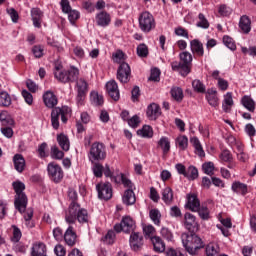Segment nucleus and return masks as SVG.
Listing matches in <instances>:
<instances>
[{
	"label": "nucleus",
	"instance_id": "f257e3e1",
	"mask_svg": "<svg viewBox=\"0 0 256 256\" xmlns=\"http://www.w3.org/2000/svg\"><path fill=\"white\" fill-rule=\"evenodd\" d=\"M91 219L89 212L82 208L77 202H71L68 209L65 211V221L68 225H73L76 221L80 225H87Z\"/></svg>",
	"mask_w": 256,
	"mask_h": 256
},
{
	"label": "nucleus",
	"instance_id": "f03ea898",
	"mask_svg": "<svg viewBox=\"0 0 256 256\" xmlns=\"http://www.w3.org/2000/svg\"><path fill=\"white\" fill-rule=\"evenodd\" d=\"M114 181L117 185H123V187L127 189L124 191V194L122 196V201L124 205H135V202L137 201L135 192L133 191V189H135V184H133L131 179H129V176L120 173L114 178Z\"/></svg>",
	"mask_w": 256,
	"mask_h": 256
},
{
	"label": "nucleus",
	"instance_id": "7ed1b4c3",
	"mask_svg": "<svg viewBox=\"0 0 256 256\" xmlns=\"http://www.w3.org/2000/svg\"><path fill=\"white\" fill-rule=\"evenodd\" d=\"M181 241L185 251H187L189 255H197L199 250L205 247V242H203V239H201V237L195 233H182Z\"/></svg>",
	"mask_w": 256,
	"mask_h": 256
},
{
	"label": "nucleus",
	"instance_id": "20e7f679",
	"mask_svg": "<svg viewBox=\"0 0 256 256\" xmlns=\"http://www.w3.org/2000/svg\"><path fill=\"white\" fill-rule=\"evenodd\" d=\"M14 191L16 193L14 205L20 213H25L27 209V195L23 193L25 191V184L23 182H14L13 183Z\"/></svg>",
	"mask_w": 256,
	"mask_h": 256
},
{
	"label": "nucleus",
	"instance_id": "39448f33",
	"mask_svg": "<svg viewBox=\"0 0 256 256\" xmlns=\"http://www.w3.org/2000/svg\"><path fill=\"white\" fill-rule=\"evenodd\" d=\"M139 29L143 33H151L155 29L157 23L155 22V17L151 12L144 11L140 13L138 17Z\"/></svg>",
	"mask_w": 256,
	"mask_h": 256
},
{
	"label": "nucleus",
	"instance_id": "423d86ee",
	"mask_svg": "<svg viewBox=\"0 0 256 256\" xmlns=\"http://www.w3.org/2000/svg\"><path fill=\"white\" fill-rule=\"evenodd\" d=\"M107 159V149L105 144L94 142L90 147L89 160L92 161H105Z\"/></svg>",
	"mask_w": 256,
	"mask_h": 256
},
{
	"label": "nucleus",
	"instance_id": "0eeeda50",
	"mask_svg": "<svg viewBox=\"0 0 256 256\" xmlns=\"http://www.w3.org/2000/svg\"><path fill=\"white\" fill-rule=\"evenodd\" d=\"M47 173L49 179L54 183H61V181H63V177H65L63 168H61V166L55 162H50L47 165Z\"/></svg>",
	"mask_w": 256,
	"mask_h": 256
},
{
	"label": "nucleus",
	"instance_id": "6e6552de",
	"mask_svg": "<svg viewBox=\"0 0 256 256\" xmlns=\"http://www.w3.org/2000/svg\"><path fill=\"white\" fill-rule=\"evenodd\" d=\"M135 220L131 218V216H124L119 224L114 226V230L116 233H133L135 231Z\"/></svg>",
	"mask_w": 256,
	"mask_h": 256
},
{
	"label": "nucleus",
	"instance_id": "1a4fd4ad",
	"mask_svg": "<svg viewBox=\"0 0 256 256\" xmlns=\"http://www.w3.org/2000/svg\"><path fill=\"white\" fill-rule=\"evenodd\" d=\"M76 91H77V102L79 105H83L87 93H89V84L83 78H79L76 81Z\"/></svg>",
	"mask_w": 256,
	"mask_h": 256
},
{
	"label": "nucleus",
	"instance_id": "9d476101",
	"mask_svg": "<svg viewBox=\"0 0 256 256\" xmlns=\"http://www.w3.org/2000/svg\"><path fill=\"white\" fill-rule=\"evenodd\" d=\"M96 190H97L99 199H104V201H109V199L113 197V187L109 182L97 184Z\"/></svg>",
	"mask_w": 256,
	"mask_h": 256
},
{
	"label": "nucleus",
	"instance_id": "9b49d317",
	"mask_svg": "<svg viewBox=\"0 0 256 256\" xmlns=\"http://www.w3.org/2000/svg\"><path fill=\"white\" fill-rule=\"evenodd\" d=\"M117 79L120 83H129L131 80V66L121 63L117 70Z\"/></svg>",
	"mask_w": 256,
	"mask_h": 256
},
{
	"label": "nucleus",
	"instance_id": "f8f14e48",
	"mask_svg": "<svg viewBox=\"0 0 256 256\" xmlns=\"http://www.w3.org/2000/svg\"><path fill=\"white\" fill-rule=\"evenodd\" d=\"M132 251H139L143 247V234L140 232H132L129 239Z\"/></svg>",
	"mask_w": 256,
	"mask_h": 256
},
{
	"label": "nucleus",
	"instance_id": "ddd939ff",
	"mask_svg": "<svg viewBox=\"0 0 256 256\" xmlns=\"http://www.w3.org/2000/svg\"><path fill=\"white\" fill-rule=\"evenodd\" d=\"M106 91L113 101H119L121 94L119 93V85L115 80H110L106 83Z\"/></svg>",
	"mask_w": 256,
	"mask_h": 256
},
{
	"label": "nucleus",
	"instance_id": "4468645a",
	"mask_svg": "<svg viewBox=\"0 0 256 256\" xmlns=\"http://www.w3.org/2000/svg\"><path fill=\"white\" fill-rule=\"evenodd\" d=\"M190 51L196 57H203L205 55V47L203 46V42L199 39H193L190 41Z\"/></svg>",
	"mask_w": 256,
	"mask_h": 256
},
{
	"label": "nucleus",
	"instance_id": "2eb2a0df",
	"mask_svg": "<svg viewBox=\"0 0 256 256\" xmlns=\"http://www.w3.org/2000/svg\"><path fill=\"white\" fill-rule=\"evenodd\" d=\"M146 116L150 121H156V119L161 117V107L157 103L148 105Z\"/></svg>",
	"mask_w": 256,
	"mask_h": 256
},
{
	"label": "nucleus",
	"instance_id": "dca6fc26",
	"mask_svg": "<svg viewBox=\"0 0 256 256\" xmlns=\"http://www.w3.org/2000/svg\"><path fill=\"white\" fill-rule=\"evenodd\" d=\"M184 227L188 231H194V229H197L199 227V222H197V217L195 215L186 212L184 214Z\"/></svg>",
	"mask_w": 256,
	"mask_h": 256
},
{
	"label": "nucleus",
	"instance_id": "f3484780",
	"mask_svg": "<svg viewBox=\"0 0 256 256\" xmlns=\"http://www.w3.org/2000/svg\"><path fill=\"white\" fill-rule=\"evenodd\" d=\"M185 207L186 209L193 211V213H197V211H199V207H201V202L199 201V198H197V195L188 194Z\"/></svg>",
	"mask_w": 256,
	"mask_h": 256
},
{
	"label": "nucleus",
	"instance_id": "a211bd4d",
	"mask_svg": "<svg viewBox=\"0 0 256 256\" xmlns=\"http://www.w3.org/2000/svg\"><path fill=\"white\" fill-rule=\"evenodd\" d=\"M43 103L48 109H55L58 103L57 96L48 90L43 94Z\"/></svg>",
	"mask_w": 256,
	"mask_h": 256
},
{
	"label": "nucleus",
	"instance_id": "6ab92c4d",
	"mask_svg": "<svg viewBox=\"0 0 256 256\" xmlns=\"http://www.w3.org/2000/svg\"><path fill=\"white\" fill-rule=\"evenodd\" d=\"M171 69L179 73L182 77H187L188 73H191V67H188L183 62H171Z\"/></svg>",
	"mask_w": 256,
	"mask_h": 256
},
{
	"label": "nucleus",
	"instance_id": "aec40b11",
	"mask_svg": "<svg viewBox=\"0 0 256 256\" xmlns=\"http://www.w3.org/2000/svg\"><path fill=\"white\" fill-rule=\"evenodd\" d=\"M96 24L98 27H109L111 25V14L106 11H101L96 14Z\"/></svg>",
	"mask_w": 256,
	"mask_h": 256
},
{
	"label": "nucleus",
	"instance_id": "412c9836",
	"mask_svg": "<svg viewBox=\"0 0 256 256\" xmlns=\"http://www.w3.org/2000/svg\"><path fill=\"white\" fill-rule=\"evenodd\" d=\"M233 105H235V102L233 101V93L227 92L223 95L222 111H224V113H231Z\"/></svg>",
	"mask_w": 256,
	"mask_h": 256
},
{
	"label": "nucleus",
	"instance_id": "4be33fe9",
	"mask_svg": "<svg viewBox=\"0 0 256 256\" xmlns=\"http://www.w3.org/2000/svg\"><path fill=\"white\" fill-rule=\"evenodd\" d=\"M64 241L68 247H73L75 243H77V234L75 233V230H73V226H69L67 230L64 233Z\"/></svg>",
	"mask_w": 256,
	"mask_h": 256
},
{
	"label": "nucleus",
	"instance_id": "5701e85b",
	"mask_svg": "<svg viewBox=\"0 0 256 256\" xmlns=\"http://www.w3.org/2000/svg\"><path fill=\"white\" fill-rule=\"evenodd\" d=\"M31 18L34 27L37 29H41V23L43 21V11L39 8H32L31 9Z\"/></svg>",
	"mask_w": 256,
	"mask_h": 256
},
{
	"label": "nucleus",
	"instance_id": "b1692460",
	"mask_svg": "<svg viewBox=\"0 0 256 256\" xmlns=\"http://www.w3.org/2000/svg\"><path fill=\"white\" fill-rule=\"evenodd\" d=\"M13 164L14 169H16L18 173H23V171H25L26 162L21 154H15L13 156Z\"/></svg>",
	"mask_w": 256,
	"mask_h": 256
},
{
	"label": "nucleus",
	"instance_id": "393cba45",
	"mask_svg": "<svg viewBox=\"0 0 256 256\" xmlns=\"http://www.w3.org/2000/svg\"><path fill=\"white\" fill-rule=\"evenodd\" d=\"M205 97L210 107H214V109H217V107H219V96H217L216 90H209L206 93Z\"/></svg>",
	"mask_w": 256,
	"mask_h": 256
},
{
	"label": "nucleus",
	"instance_id": "a878e982",
	"mask_svg": "<svg viewBox=\"0 0 256 256\" xmlns=\"http://www.w3.org/2000/svg\"><path fill=\"white\" fill-rule=\"evenodd\" d=\"M57 143L61 147L62 151H69L71 148V142L69 141V136L61 133L57 135Z\"/></svg>",
	"mask_w": 256,
	"mask_h": 256
},
{
	"label": "nucleus",
	"instance_id": "bb28decb",
	"mask_svg": "<svg viewBox=\"0 0 256 256\" xmlns=\"http://www.w3.org/2000/svg\"><path fill=\"white\" fill-rule=\"evenodd\" d=\"M152 245H153V249L156 253H164L165 252V242L163 241V239L159 236H154L152 238V240H150Z\"/></svg>",
	"mask_w": 256,
	"mask_h": 256
},
{
	"label": "nucleus",
	"instance_id": "cd10ccee",
	"mask_svg": "<svg viewBox=\"0 0 256 256\" xmlns=\"http://www.w3.org/2000/svg\"><path fill=\"white\" fill-rule=\"evenodd\" d=\"M175 146L179 148V151L187 150V147H189V138L183 134L178 135L175 138Z\"/></svg>",
	"mask_w": 256,
	"mask_h": 256
},
{
	"label": "nucleus",
	"instance_id": "c85d7f7f",
	"mask_svg": "<svg viewBox=\"0 0 256 256\" xmlns=\"http://www.w3.org/2000/svg\"><path fill=\"white\" fill-rule=\"evenodd\" d=\"M241 105H243L244 108L247 109V111H250V113L255 112L256 103L251 96L245 95L241 98Z\"/></svg>",
	"mask_w": 256,
	"mask_h": 256
},
{
	"label": "nucleus",
	"instance_id": "c756f323",
	"mask_svg": "<svg viewBox=\"0 0 256 256\" xmlns=\"http://www.w3.org/2000/svg\"><path fill=\"white\" fill-rule=\"evenodd\" d=\"M190 143L195 149V154L198 155V157H205V150H203V146L201 145V141H199V138L192 137L190 138Z\"/></svg>",
	"mask_w": 256,
	"mask_h": 256
},
{
	"label": "nucleus",
	"instance_id": "7c9ffc66",
	"mask_svg": "<svg viewBox=\"0 0 256 256\" xmlns=\"http://www.w3.org/2000/svg\"><path fill=\"white\" fill-rule=\"evenodd\" d=\"M157 145L160 149H162L164 155H167V153L171 151V140H169V137L167 136H162Z\"/></svg>",
	"mask_w": 256,
	"mask_h": 256
},
{
	"label": "nucleus",
	"instance_id": "2f4dec72",
	"mask_svg": "<svg viewBox=\"0 0 256 256\" xmlns=\"http://www.w3.org/2000/svg\"><path fill=\"white\" fill-rule=\"evenodd\" d=\"M239 28L243 33H250L251 32V19L247 15H243L240 17L239 21Z\"/></svg>",
	"mask_w": 256,
	"mask_h": 256
},
{
	"label": "nucleus",
	"instance_id": "473e14b6",
	"mask_svg": "<svg viewBox=\"0 0 256 256\" xmlns=\"http://www.w3.org/2000/svg\"><path fill=\"white\" fill-rule=\"evenodd\" d=\"M137 135L144 139H151L153 137V128L150 125H144L137 130Z\"/></svg>",
	"mask_w": 256,
	"mask_h": 256
},
{
	"label": "nucleus",
	"instance_id": "72a5a7b5",
	"mask_svg": "<svg viewBox=\"0 0 256 256\" xmlns=\"http://www.w3.org/2000/svg\"><path fill=\"white\" fill-rule=\"evenodd\" d=\"M231 189L234 193H238L240 195H247V184L236 181L232 184Z\"/></svg>",
	"mask_w": 256,
	"mask_h": 256
},
{
	"label": "nucleus",
	"instance_id": "f704fd0d",
	"mask_svg": "<svg viewBox=\"0 0 256 256\" xmlns=\"http://www.w3.org/2000/svg\"><path fill=\"white\" fill-rule=\"evenodd\" d=\"M24 224L28 229L35 227V222H33V209L29 208L24 212Z\"/></svg>",
	"mask_w": 256,
	"mask_h": 256
},
{
	"label": "nucleus",
	"instance_id": "c9c22d12",
	"mask_svg": "<svg viewBox=\"0 0 256 256\" xmlns=\"http://www.w3.org/2000/svg\"><path fill=\"white\" fill-rule=\"evenodd\" d=\"M90 101L92 105H95V107H99L104 103L103 95L99 94V92L97 91H92L90 93Z\"/></svg>",
	"mask_w": 256,
	"mask_h": 256
},
{
	"label": "nucleus",
	"instance_id": "e433bc0d",
	"mask_svg": "<svg viewBox=\"0 0 256 256\" xmlns=\"http://www.w3.org/2000/svg\"><path fill=\"white\" fill-rule=\"evenodd\" d=\"M160 235H161L162 239H165L169 243H173V241L175 239V236L173 235V231H171V229H169L168 227H165V226H163L160 229Z\"/></svg>",
	"mask_w": 256,
	"mask_h": 256
},
{
	"label": "nucleus",
	"instance_id": "4c0bfd02",
	"mask_svg": "<svg viewBox=\"0 0 256 256\" xmlns=\"http://www.w3.org/2000/svg\"><path fill=\"white\" fill-rule=\"evenodd\" d=\"M162 201L166 203V205H170V203L173 201V190L171 187H165L162 192Z\"/></svg>",
	"mask_w": 256,
	"mask_h": 256
},
{
	"label": "nucleus",
	"instance_id": "58836bf2",
	"mask_svg": "<svg viewBox=\"0 0 256 256\" xmlns=\"http://www.w3.org/2000/svg\"><path fill=\"white\" fill-rule=\"evenodd\" d=\"M54 110H60L58 115L61 116L62 123H67L68 117L71 115V108L69 106H62V108H54Z\"/></svg>",
	"mask_w": 256,
	"mask_h": 256
},
{
	"label": "nucleus",
	"instance_id": "ea45409f",
	"mask_svg": "<svg viewBox=\"0 0 256 256\" xmlns=\"http://www.w3.org/2000/svg\"><path fill=\"white\" fill-rule=\"evenodd\" d=\"M142 229H143L144 236L147 239L152 240L153 237H156L155 233H157V230L155 229V227L153 225H151V224H144L142 226Z\"/></svg>",
	"mask_w": 256,
	"mask_h": 256
},
{
	"label": "nucleus",
	"instance_id": "a19ab883",
	"mask_svg": "<svg viewBox=\"0 0 256 256\" xmlns=\"http://www.w3.org/2000/svg\"><path fill=\"white\" fill-rule=\"evenodd\" d=\"M180 61L187 65L188 67H191V63H193V54L189 51H184L179 54Z\"/></svg>",
	"mask_w": 256,
	"mask_h": 256
},
{
	"label": "nucleus",
	"instance_id": "79ce46f5",
	"mask_svg": "<svg viewBox=\"0 0 256 256\" xmlns=\"http://www.w3.org/2000/svg\"><path fill=\"white\" fill-rule=\"evenodd\" d=\"M79 81V68L71 66L68 70V83H75Z\"/></svg>",
	"mask_w": 256,
	"mask_h": 256
},
{
	"label": "nucleus",
	"instance_id": "37998d69",
	"mask_svg": "<svg viewBox=\"0 0 256 256\" xmlns=\"http://www.w3.org/2000/svg\"><path fill=\"white\" fill-rule=\"evenodd\" d=\"M171 97L174 98L175 101L181 102L183 101V89L181 87L174 86L170 91Z\"/></svg>",
	"mask_w": 256,
	"mask_h": 256
},
{
	"label": "nucleus",
	"instance_id": "c03bdc74",
	"mask_svg": "<svg viewBox=\"0 0 256 256\" xmlns=\"http://www.w3.org/2000/svg\"><path fill=\"white\" fill-rule=\"evenodd\" d=\"M149 217L154 225H157L158 227L161 225V212L158 209L150 210Z\"/></svg>",
	"mask_w": 256,
	"mask_h": 256
},
{
	"label": "nucleus",
	"instance_id": "a18cd8bd",
	"mask_svg": "<svg viewBox=\"0 0 256 256\" xmlns=\"http://www.w3.org/2000/svg\"><path fill=\"white\" fill-rule=\"evenodd\" d=\"M196 213H198L200 219H202L203 221H209V219H211V214L207 206H199Z\"/></svg>",
	"mask_w": 256,
	"mask_h": 256
},
{
	"label": "nucleus",
	"instance_id": "49530a36",
	"mask_svg": "<svg viewBox=\"0 0 256 256\" xmlns=\"http://www.w3.org/2000/svg\"><path fill=\"white\" fill-rule=\"evenodd\" d=\"M196 27H199L200 29H209L210 27L209 20H207V17H205V14L203 13L198 14V21L196 23Z\"/></svg>",
	"mask_w": 256,
	"mask_h": 256
},
{
	"label": "nucleus",
	"instance_id": "de8ad7c7",
	"mask_svg": "<svg viewBox=\"0 0 256 256\" xmlns=\"http://www.w3.org/2000/svg\"><path fill=\"white\" fill-rule=\"evenodd\" d=\"M12 237L11 241L12 243H19L21 241V238L23 237V233L21 232V229L17 227L16 225H12Z\"/></svg>",
	"mask_w": 256,
	"mask_h": 256
},
{
	"label": "nucleus",
	"instance_id": "09e8293b",
	"mask_svg": "<svg viewBox=\"0 0 256 256\" xmlns=\"http://www.w3.org/2000/svg\"><path fill=\"white\" fill-rule=\"evenodd\" d=\"M50 156L52 159L61 161L65 157V153L61 151L57 146H52L50 150Z\"/></svg>",
	"mask_w": 256,
	"mask_h": 256
},
{
	"label": "nucleus",
	"instance_id": "8fccbe9b",
	"mask_svg": "<svg viewBox=\"0 0 256 256\" xmlns=\"http://www.w3.org/2000/svg\"><path fill=\"white\" fill-rule=\"evenodd\" d=\"M223 44L227 49H230V51H236L237 50V45L235 44V40L231 38V36H223L222 38Z\"/></svg>",
	"mask_w": 256,
	"mask_h": 256
},
{
	"label": "nucleus",
	"instance_id": "3c124183",
	"mask_svg": "<svg viewBox=\"0 0 256 256\" xmlns=\"http://www.w3.org/2000/svg\"><path fill=\"white\" fill-rule=\"evenodd\" d=\"M206 256H219V246L209 243L205 248Z\"/></svg>",
	"mask_w": 256,
	"mask_h": 256
},
{
	"label": "nucleus",
	"instance_id": "603ef678",
	"mask_svg": "<svg viewBox=\"0 0 256 256\" xmlns=\"http://www.w3.org/2000/svg\"><path fill=\"white\" fill-rule=\"evenodd\" d=\"M0 121L2 125H4V127H6V125H14L15 123V121L12 120L11 116H9V112L7 111H2L0 113Z\"/></svg>",
	"mask_w": 256,
	"mask_h": 256
},
{
	"label": "nucleus",
	"instance_id": "864d4df0",
	"mask_svg": "<svg viewBox=\"0 0 256 256\" xmlns=\"http://www.w3.org/2000/svg\"><path fill=\"white\" fill-rule=\"evenodd\" d=\"M11 105V96L6 91L0 92V107H9Z\"/></svg>",
	"mask_w": 256,
	"mask_h": 256
},
{
	"label": "nucleus",
	"instance_id": "5fc2aeb1",
	"mask_svg": "<svg viewBox=\"0 0 256 256\" xmlns=\"http://www.w3.org/2000/svg\"><path fill=\"white\" fill-rule=\"evenodd\" d=\"M54 77L60 83H69L68 70H62L60 72H54Z\"/></svg>",
	"mask_w": 256,
	"mask_h": 256
},
{
	"label": "nucleus",
	"instance_id": "6e6d98bb",
	"mask_svg": "<svg viewBox=\"0 0 256 256\" xmlns=\"http://www.w3.org/2000/svg\"><path fill=\"white\" fill-rule=\"evenodd\" d=\"M185 177H187V179H190L191 181H195V179L199 177V170H197L195 166H189L186 170Z\"/></svg>",
	"mask_w": 256,
	"mask_h": 256
},
{
	"label": "nucleus",
	"instance_id": "4d7b16f0",
	"mask_svg": "<svg viewBox=\"0 0 256 256\" xmlns=\"http://www.w3.org/2000/svg\"><path fill=\"white\" fill-rule=\"evenodd\" d=\"M66 15H68V21L71 23V25H75L77 22V19L81 17V14L77 10H70L66 12Z\"/></svg>",
	"mask_w": 256,
	"mask_h": 256
},
{
	"label": "nucleus",
	"instance_id": "13d9d810",
	"mask_svg": "<svg viewBox=\"0 0 256 256\" xmlns=\"http://www.w3.org/2000/svg\"><path fill=\"white\" fill-rule=\"evenodd\" d=\"M192 87L196 93H205V91L207 90V88L205 87V84H203L201 80H194L192 82Z\"/></svg>",
	"mask_w": 256,
	"mask_h": 256
},
{
	"label": "nucleus",
	"instance_id": "bf43d9fd",
	"mask_svg": "<svg viewBox=\"0 0 256 256\" xmlns=\"http://www.w3.org/2000/svg\"><path fill=\"white\" fill-rule=\"evenodd\" d=\"M59 111L60 110L52 109V112H51V123H52L53 129H59V117H61L59 115Z\"/></svg>",
	"mask_w": 256,
	"mask_h": 256
},
{
	"label": "nucleus",
	"instance_id": "052dcab7",
	"mask_svg": "<svg viewBox=\"0 0 256 256\" xmlns=\"http://www.w3.org/2000/svg\"><path fill=\"white\" fill-rule=\"evenodd\" d=\"M102 241L106 243V245H113L115 243V231L109 230L102 238Z\"/></svg>",
	"mask_w": 256,
	"mask_h": 256
},
{
	"label": "nucleus",
	"instance_id": "680f3d73",
	"mask_svg": "<svg viewBox=\"0 0 256 256\" xmlns=\"http://www.w3.org/2000/svg\"><path fill=\"white\" fill-rule=\"evenodd\" d=\"M202 169L206 175H213L215 164H213V162H206L202 165Z\"/></svg>",
	"mask_w": 256,
	"mask_h": 256
},
{
	"label": "nucleus",
	"instance_id": "e2e57ef3",
	"mask_svg": "<svg viewBox=\"0 0 256 256\" xmlns=\"http://www.w3.org/2000/svg\"><path fill=\"white\" fill-rule=\"evenodd\" d=\"M174 33L177 35V37H184V39H189V31L181 26L176 27L174 29Z\"/></svg>",
	"mask_w": 256,
	"mask_h": 256
},
{
	"label": "nucleus",
	"instance_id": "0e129e2a",
	"mask_svg": "<svg viewBox=\"0 0 256 256\" xmlns=\"http://www.w3.org/2000/svg\"><path fill=\"white\" fill-rule=\"evenodd\" d=\"M113 61L114 63H119L121 65V63H126L125 61V53H123V51L118 50L113 54Z\"/></svg>",
	"mask_w": 256,
	"mask_h": 256
},
{
	"label": "nucleus",
	"instance_id": "69168bd1",
	"mask_svg": "<svg viewBox=\"0 0 256 256\" xmlns=\"http://www.w3.org/2000/svg\"><path fill=\"white\" fill-rule=\"evenodd\" d=\"M45 49L41 45H35L32 48V53L36 59H41L43 57Z\"/></svg>",
	"mask_w": 256,
	"mask_h": 256
},
{
	"label": "nucleus",
	"instance_id": "338daca9",
	"mask_svg": "<svg viewBox=\"0 0 256 256\" xmlns=\"http://www.w3.org/2000/svg\"><path fill=\"white\" fill-rule=\"evenodd\" d=\"M137 55L138 57H147L149 55V48L145 44H140L137 47Z\"/></svg>",
	"mask_w": 256,
	"mask_h": 256
},
{
	"label": "nucleus",
	"instance_id": "774afa93",
	"mask_svg": "<svg viewBox=\"0 0 256 256\" xmlns=\"http://www.w3.org/2000/svg\"><path fill=\"white\" fill-rule=\"evenodd\" d=\"M103 165L96 163L92 167V171L96 177H103Z\"/></svg>",
	"mask_w": 256,
	"mask_h": 256
}]
</instances>
